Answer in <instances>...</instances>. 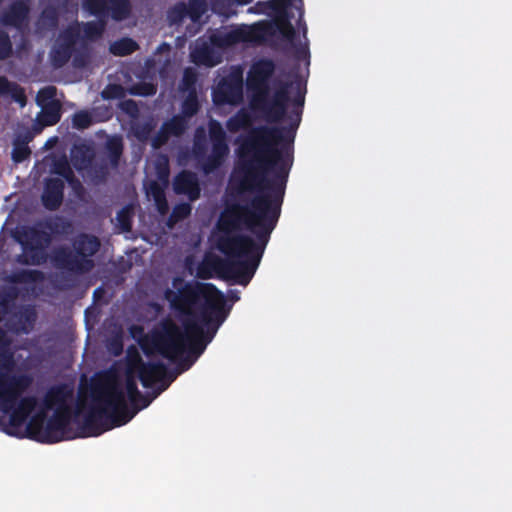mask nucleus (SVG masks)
I'll use <instances>...</instances> for the list:
<instances>
[{"mask_svg": "<svg viewBox=\"0 0 512 512\" xmlns=\"http://www.w3.org/2000/svg\"><path fill=\"white\" fill-rule=\"evenodd\" d=\"M234 191L240 200L242 194ZM248 203H227L221 212L215 246L225 258L207 252L196 267L198 279L218 278L247 286L254 277L281 215L283 199L260 188Z\"/></svg>", "mask_w": 512, "mask_h": 512, "instance_id": "1", "label": "nucleus"}, {"mask_svg": "<svg viewBox=\"0 0 512 512\" xmlns=\"http://www.w3.org/2000/svg\"><path fill=\"white\" fill-rule=\"evenodd\" d=\"M172 287L164 291L171 309L183 317L182 330L172 318H163L153 329L151 343L163 358L175 362L182 360V371L190 368L194 360L182 359L185 353L198 358L213 340L217 330L229 314L224 294L212 283L186 282L174 277Z\"/></svg>", "mask_w": 512, "mask_h": 512, "instance_id": "2", "label": "nucleus"}, {"mask_svg": "<svg viewBox=\"0 0 512 512\" xmlns=\"http://www.w3.org/2000/svg\"><path fill=\"white\" fill-rule=\"evenodd\" d=\"M295 96L289 126H259L248 137L247 146L255 152L252 160L244 162L236 191H254L263 188L284 200L286 185L294 161V140L301 122L306 87L296 81Z\"/></svg>", "mask_w": 512, "mask_h": 512, "instance_id": "3", "label": "nucleus"}, {"mask_svg": "<svg viewBox=\"0 0 512 512\" xmlns=\"http://www.w3.org/2000/svg\"><path fill=\"white\" fill-rule=\"evenodd\" d=\"M93 404L84 417L86 436L102 433L127 424L142 409L147 408L154 395L136 397L135 405L128 406L122 385L116 380H107L92 392Z\"/></svg>", "mask_w": 512, "mask_h": 512, "instance_id": "4", "label": "nucleus"}, {"mask_svg": "<svg viewBox=\"0 0 512 512\" xmlns=\"http://www.w3.org/2000/svg\"><path fill=\"white\" fill-rule=\"evenodd\" d=\"M277 32L289 41L296 36L289 17L285 16L279 17L274 22H259L251 26L242 25L227 32H216L209 39L212 45L218 48H227L238 43H262Z\"/></svg>", "mask_w": 512, "mask_h": 512, "instance_id": "5", "label": "nucleus"}, {"mask_svg": "<svg viewBox=\"0 0 512 512\" xmlns=\"http://www.w3.org/2000/svg\"><path fill=\"white\" fill-rule=\"evenodd\" d=\"M101 242L92 234L80 233L72 241V248H55L51 260L55 267L74 274H86L95 267L93 256L99 251Z\"/></svg>", "mask_w": 512, "mask_h": 512, "instance_id": "6", "label": "nucleus"}, {"mask_svg": "<svg viewBox=\"0 0 512 512\" xmlns=\"http://www.w3.org/2000/svg\"><path fill=\"white\" fill-rule=\"evenodd\" d=\"M33 379L28 374H8L0 372V409L9 414V427L7 434L15 436V428L22 426L28 417L15 409V404L20 396L32 384Z\"/></svg>", "mask_w": 512, "mask_h": 512, "instance_id": "7", "label": "nucleus"}, {"mask_svg": "<svg viewBox=\"0 0 512 512\" xmlns=\"http://www.w3.org/2000/svg\"><path fill=\"white\" fill-rule=\"evenodd\" d=\"M71 420V409L57 407L53 415L45 423L43 412L34 415L27 424V435L30 439L45 444L58 443L71 439L68 435Z\"/></svg>", "mask_w": 512, "mask_h": 512, "instance_id": "8", "label": "nucleus"}, {"mask_svg": "<svg viewBox=\"0 0 512 512\" xmlns=\"http://www.w3.org/2000/svg\"><path fill=\"white\" fill-rule=\"evenodd\" d=\"M22 247V253L16 257V262L26 266H39L46 263L47 246L51 242V235L41 229L31 227L16 237Z\"/></svg>", "mask_w": 512, "mask_h": 512, "instance_id": "9", "label": "nucleus"}, {"mask_svg": "<svg viewBox=\"0 0 512 512\" xmlns=\"http://www.w3.org/2000/svg\"><path fill=\"white\" fill-rule=\"evenodd\" d=\"M213 102L218 105H238L243 100V71L232 67L212 91Z\"/></svg>", "mask_w": 512, "mask_h": 512, "instance_id": "10", "label": "nucleus"}, {"mask_svg": "<svg viewBox=\"0 0 512 512\" xmlns=\"http://www.w3.org/2000/svg\"><path fill=\"white\" fill-rule=\"evenodd\" d=\"M44 273L40 270L21 269L9 274L5 281L12 285L5 286L0 290V311L9 313L15 307V301L20 295L16 284H30L43 281Z\"/></svg>", "mask_w": 512, "mask_h": 512, "instance_id": "11", "label": "nucleus"}, {"mask_svg": "<svg viewBox=\"0 0 512 512\" xmlns=\"http://www.w3.org/2000/svg\"><path fill=\"white\" fill-rule=\"evenodd\" d=\"M128 367L133 373H137L138 379L145 388H152L154 383L160 382V386L154 390V397L165 391L170 384V382H165L167 367L163 362H144L137 354L129 360Z\"/></svg>", "mask_w": 512, "mask_h": 512, "instance_id": "12", "label": "nucleus"}, {"mask_svg": "<svg viewBox=\"0 0 512 512\" xmlns=\"http://www.w3.org/2000/svg\"><path fill=\"white\" fill-rule=\"evenodd\" d=\"M275 68V63L271 59H260L251 66L246 82L247 89L252 93L251 105L269 95V83Z\"/></svg>", "mask_w": 512, "mask_h": 512, "instance_id": "13", "label": "nucleus"}, {"mask_svg": "<svg viewBox=\"0 0 512 512\" xmlns=\"http://www.w3.org/2000/svg\"><path fill=\"white\" fill-rule=\"evenodd\" d=\"M295 83H284L274 92L272 98L269 95L255 102L252 107L263 113L267 122L279 123L287 116L289 97V88L294 87Z\"/></svg>", "mask_w": 512, "mask_h": 512, "instance_id": "14", "label": "nucleus"}, {"mask_svg": "<svg viewBox=\"0 0 512 512\" xmlns=\"http://www.w3.org/2000/svg\"><path fill=\"white\" fill-rule=\"evenodd\" d=\"M211 153L202 164L203 172L208 175L220 168L229 154L226 133L220 123L213 121L209 127Z\"/></svg>", "mask_w": 512, "mask_h": 512, "instance_id": "15", "label": "nucleus"}, {"mask_svg": "<svg viewBox=\"0 0 512 512\" xmlns=\"http://www.w3.org/2000/svg\"><path fill=\"white\" fill-rule=\"evenodd\" d=\"M8 314L5 326L9 332L15 335L30 334L38 318L37 310L32 304H22Z\"/></svg>", "mask_w": 512, "mask_h": 512, "instance_id": "16", "label": "nucleus"}, {"mask_svg": "<svg viewBox=\"0 0 512 512\" xmlns=\"http://www.w3.org/2000/svg\"><path fill=\"white\" fill-rule=\"evenodd\" d=\"M30 12V0H14L0 13V23L23 32L29 25Z\"/></svg>", "mask_w": 512, "mask_h": 512, "instance_id": "17", "label": "nucleus"}, {"mask_svg": "<svg viewBox=\"0 0 512 512\" xmlns=\"http://www.w3.org/2000/svg\"><path fill=\"white\" fill-rule=\"evenodd\" d=\"M173 190L178 195H187L190 201H196L201 195L198 177L190 170H182L174 177Z\"/></svg>", "mask_w": 512, "mask_h": 512, "instance_id": "18", "label": "nucleus"}, {"mask_svg": "<svg viewBox=\"0 0 512 512\" xmlns=\"http://www.w3.org/2000/svg\"><path fill=\"white\" fill-rule=\"evenodd\" d=\"M64 189V180L60 178H47L41 196L43 206L49 211L59 209L63 203Z\"/></svg>", "mask_w": 512, "mask_h": 512, "instance_id": "19", "label": "nucleus"}, {"mask_svg": "<svg viewBox=\"0 0 512 512\" xmlns=\"http://www.w3.org/2000/svg\"><path fill=\"white\" fill-rule=\"evenodd\" d=\"M72 392L64 384L55 385L48 389L44 397V406L50 410L55 407H63L70 409L66 404L67 399L71 396Z\"/></svg>", "mask_w": 512, "mask_h": 512, "instance_id": "20", "label": "nucleus"}, {"mask_svg": "<svg viewBox=\"0 0 512 512\" xmlns=\"http://www.w3.org/2000/svg\"><path fill=\"white\" fill-rule=\"evenodd\" d=\"M105 154L110 167L118 169L124 152V143L120 135L109 136L104 144Z\"/></svg>", "mask_w": 512, "mask_h": 512, "instance_id": "21", "label": "nucleus"}, {"mask_svg": "<svg viewBox=\"0 0 512 512\" xmlns=\"http://www.w3.org/2000/svg\"><path fill=\"white\" fill-rule=\"evenodd\" d=\"M95 158V151L91 145L82 143L75 145L71 150V161L75 169L83 170L91 165Z\"/></svg>", "mask_w": 512, "mask_h": 512, "instance_id": "22", "label": "nucleus"}, {"mask_svg": "<svg viewBox=\"0 0 512 512\" xmlns=\"http://www.w3.org/2000/svg\"><path fill=\"white\" fill-rule=\"evenodd\" d=\"M10 96L13 101L25 106L27 103V97L25 90L18 83L10 81L5 76H0V97Z\"/></svg>", "mask_w": 512, "mask_h": 512, "instance_id": "23", "label": "nucleus"}, {"mask_svg": "<svg viewBox=\"0 0 512 512\" xmlns=\"http://www.w3.org/2000/svg\"><path fill=\"white\" fill-rule=\"evenodd\" d=\"M29 134H19L13 138L11 159L14 163H22L31 156L29 142L31 141Z\"/></svg>", "mask_w": 512, "mask_h": 512, "instance_id": "24", "label": "nucleus"}, {"mask_svg": "<svg viewBox=\"0 0 512 512\" xmlns=\"http://www.w3.org/2000/svg\"><path fill=\"white\" fill-rule=\"evenodd\" d=\"M61 119V104L58 100L48 101L37 116L42 126H53Z\"/></svg>", "mask_w": 512, "mask_h": 512, "instance_id": "25", "label": "nucleus"}, {"mask_svg": "<svg viewBox=\"0 0 512 512\" xmlns=\"http://www.w3.org/2000/svg\"><path fill=\"white\" fill-rule=\"evenodd\" d=\"M293 0H268L259 1L256 8L260 13L267 15H279L280 17L288 16L287 9L292 5Z\"/></svg>", "mask_w": 512, "mask_h": 512, "instance_id": "26", "label": "nucleus"}, {"mask_svg": "<svg viewBox=\"0 0 512 512\" xmlns=\"http://www.w3.org/2000/svg\"><path fill=\"white\" fill-rule=\"evenodd\" d=\"M53 172L61 176L71 186H81L79 179L75 176L67 159L63 158L56 161L53 166Z\"/></svg>", "mask_w": 512, "mask_h": 512, "instance_id": "27", "label": "nucleus"}, {"mask_svg": "<svg viewBox=\"0 0 512 512\" xmlns=\"http://www.w3.org/2000/svg\"><path fill=\"white\" fill-rule=\"evenodd\" d=\"M72 49L67 46L62 45L58 41L51 51V62L55 68H61L66 65L71 59L73 53Z\"/></svg>", "mask_w": 512, "mask_h": 512, "instance_id": "28", "label": "nucleus"}, {"mask_svg": "<svg viewBox=\"0 0 512 512\" xmlns=\"http://www.w3.org/2000/svg\"><path fill=\"white\" fill-rule=\"evenodd\" d=\"M110 16L115 21H122L129 17L131 4L129 0H108Z\"/></svg>", "mask_w": 512, "mask_h": 512, "instance_id": "29", "label": "nucleus"}, {"mask_svg": "<svg viewBox=\"0 0 512 512\" xmlns=\"http://www.w3.org/2000/svg\"><path fill=\"white\" fill-rule=\"evenodd\" d=\"M138 44L132 38H121L110 45V52L115 56H127L138 49Z\"/></svg>", "mask_w": 512, "mask_h": 512, "instance_id": "30", "label": "nucleus"}, {"mask_svg": "<svg viewBox=\"0 0 512 512\" xmlns=\"http://www.w3.org/2000/svg\"><path fill=\"white\" fill-rule=\"evenodd\" d=\"M162 126L171 136L179 137L185 133L188 128V120L180 114L172 116L163 122Z\"/></svg>", "mask_w": 512, "mask_h": 512, "instance_id": "31", "label": "nucleus"}, {"mask_svg": "<svg viewBox=\"0 0 512 512\" xmlns=\"http://www.w3.org/2000/svg\"><path fill=\"white\" fill-rule=\"evenodd\" d=\"M83 38L95 41L102 36L106 27V19H98L97 21H88L82 23Z\"/></svg>", "mask_w": 512, "mask_h": 512, "instance_id": "32", "label": "nucleus"}, {"mask_svg": "<svg viewBox=\"0 0 512 512\" xmlns=\"http://www.w3.org/2000/svg\"><path fill=\"white\" fill-rule=\"evenodd\" d=\"M80 38H81L80 28H79V24H77V25L68 26L66 29H64L60 33L57 41L59 43H61L62 45L67 46L70 49H72L73 51H75V46Z\"/></svg>", "mask_w": 512, "mask_h": 512, "instance_id": "33", "label": "nucleus"}, {"mask_svg": "<svg viewBox=\"0 0 512 512\" xmlns=\"http://www.w3.org/2000/svg\"><path fill=\"white\" fill-rule=\"evenodd\" d=\"M82 6L90 15L96 16L98 19H106L108 17L106 0H83Z\"/></svg>", "mask_w": 512, "mask_h": 512, "instance_id": "34", "label": "nucleus"}, {"mask_svg": "<svg viewBox=\"0 0 512 512\" xmlns=\"http://www.w3.org/2000/svg\"><path fill=\"white\" fill-rule=\"evenodd\" d=\"M124 393H125V397L127 396V398H128V401L130 404L129 407H131V405H135L136 397L141 396V392L139 391L138 386H137L136 378H135L132 370H130L129 367H128L126 377H125Z\"/></svg>", "mask_w": 512, "mask_h": 512, "instance_id": "35", "label": "nucleus"}, {"mask_svg": "<svg viewBox=\"0 0 512 512\" xmlns=\"http://www.w3.org/2000/svg\"><path fill=\"white\" fill-rule=\"evenodd\" d=\"M192 207L189 203L176 204L168 218L167 225L173 227L177 222L186 219L191 214Z\"/></svg>", "mask_w": 512, "mask_h": 512, "instance_id": "36", "label": "nucleus"}, {"mask_svg": "<svg viewBox=\"0 0 512 512\" xmlns=\"http://www.w3.org/2000/svg\"><path fill=\"white\" fill-rule=\"evenodd\" d=\"M200 109V104L197 98V93H188L185 99L182 102V114L185 119L193 117L198 113Z\"/></svg>", "mask_w": 512, "mask_h": 512, "instance_id": "37", "label": "nucleus"}, {"mask_svg": "<svg viewBox=\"0 0 512 512\" xmlns=\"http://www.w3.org/2000/svg\"><path fill=\"white\" fill-rule=\"evenodd\" d=\"M39 21L43 26L49 29H55L59 23V12L54 6L45 7L39 17Z\"/></svg>", "mask_w": 512, "mask_h": 512, "instance_id": "38", "label": "nucleus"}, {"mask_svg": "<svg viewBox=\"0 0 512 512\" xmlns=\"http://www.w3.org/2000/svg\"><path fill=\"white\" fill-rule=\"evenodd\" d=\"M187 4L177 2L167 12V18L171 24H180L188 16Z\"/></svg>", "mask_w": 512, "mask_h": 512, "instance_id": "39", "label": "nucleus"}, {"mask_svg": "<svg viewBox=\"0 0 512 512\" xmlns=\"http://www.w3.org/2000/svg\"><path fill=\"white\" fill-rule=\"evenodd\" d=\"M13 55V43L7 31L0 29V61H5Z\"/></svg>", "mask_w": 512, "mask_h": 512, "instance_id": "40", "label": "nucleus"}, {"mask_svg": "<svg viewBox=\"0 0 512 512\" xmlns=\"http://www.w3.org/2000/svg\"><path fill=\"white\" fill-rule=\"evenodd\" d=\"M197 73L193 68H186L181 80V89L188 93H196Z\"/></svg>", "mask_w": 512, "mask_h": 512, "instance_id": "41", "label": "nucleus"}, {"mask_svg": "<svg viewBox=\"0 0 512 512\" xmlns=\"http://www.w3.org/2000/svg\"><path fill=\"white\" fill-rule=\"evenodd\" d=\"M93 123L92 116L88 111L81 110L73 114L72 127L77 130H85Z\"/></svg>", "mask_w": 512, "mask_h": 512, "instance_id": "42", "label": "nucleus"}, {"mask_svg": "<svg viewBox=\"0 0 512 512\" xmlns=\"http://www.w3.org/2000/svg\"><path fill=\"white\" fill-rule=\"evenodd\" d=\"M249 124L250 116L244 111H239L227 121L228 129L233 132L238 131L241 128H245L249 126Z\"/></svg>", "mask_w": 512, "mask_h": 512, "instance_id": "43", "label": "nucleus"}, {"mask_svg": "<svg viewBox=\"0 0 512 512\" xmlns=\"http://www.w3.org/2000/svg\"><path fill=\"white\" fill-rule=\"evenodd\" d=\"M37 407V398L34 396H25L20 397L15 404V409H17L21 414L29 417V415L35 410Z\"/></svg>", "mask_w": 512, "mask_h": 512, "instance_id": "44", "label": "nucleus"}, {"mask_svg": "<svg viewBox=\"0 0 512 512\" xmlns=\"http://www.w3.org/2000/svg\"><path fill=\"white\" fill-rule=\"evenodd\" d=\"M212 54V50L208 47L199 48L192 54L193 61L196 64L212 67L218 63V61L212 59Z\"/></svg>", "mask_w": 512, "mask_h": 512, "instance_id": "45", "label": "nucleus"}, {"mask_svg": "<svg viewBox=\"0 0 512 512\" xmlns=\"http://www.w3.org/2000/svg\"><path fill=\"white\" fill-rule=\"evenodd\" d=\"M188 17L193 21H198L206 11L204 0H189L187 5Z\"/></svg>", "mask_w": 512, "mask_h": 512, "instance_id": "46", "label": "nucleus"}, {"mask_svg": "<svg viewBox=\"0 0 512 512\" xmlns=\"http://www.w3.org/2000/svg\"><path fill=\"white\" fill-rule=\"evenodd\" d=\"M101 96L105 100L120 99L124 96V89L119 84H108L101 92Z\"/></svg>", "mask_w": 512, "mask_h": 512, "instance_id": "47", "label": "nucleus"}, {"mask_svg": "<svg viewBox=\"0 0 512 512\" xmlns=\"http://www.w3.org/2000/svg\"><path fill=\"white\" fill-rule=\"evenodd\" d=\"M117 220L121 229L125 232H128L132 228V215L130 209L128 207L122 208L117 213Z\"/></svg>", "mask_w": 512, "mask_h": 512, "instance_id": "48", "label": "nucleus"}, {"mask_svg": "<svg viewBox=\"0 0 512 512\" xmlns=\"http://www.w3.org/2000/svg\"><path fill=\"white\" fill-rule=\"evenodd\" d=\"M14 366L13 353L7 348H0V369L10 371Z\"/></svg>", "mask_w": 512, "mask_h": 512, "instance_id": "49", "label": "nucleus"}, {"mask_svg": "<svg viewBox=\"0 0 512 512\" xmlns=\"http://www.w3.org/2000/svg\"><path fill=\"white\" fill-rule=\"evenodd\" d=\"M170 137L171 135L168 134V131L161 125L159 131L152 139V146L154 148H160L168 142Z\"/></svg>", "mask_w": 512, "mask_h": 512, "instance_id": "50", "label": "nucleus"}, {"mask_svg": "<svg viewBox=\"0 0 512 512\" xmlns=\"http://www.w3.org/2000/svg\"><path fill=\"white\" fill-rule=\"evenodd\" d=\"M46 227L52 233H60L64 232L67 227H69V223L65 221L63 218L57 217L54 221H50L46 224Z\"/></svg>", "mask_w": 512, "mask_h": 512, "instance_id": "51", "label": "nucleus"}, {"mask_svg": "<svg viewBox=\"0 0 512 512\" xmlns=\"http://www.w3.org/2000/svg\"><path fill=\"white\" fill-rule=\"evenodd\" d=\"M147 194L155 201L165 196V191L157 181H152L147 189Z\"/></svg>", "mask_w": 512, "mask_h": 512, "instance_id": "52", "label": "nucleus"}, {"mask_svg": "<svg viewBox=\"0 0 512 512\" xmlns=\"http://www.w3.org/2000/svg\"><path fill=\"white\" fill-rule=\"evenodd\" d=\"M295 8L299 12L298 26H299V28L302 31L303 37L305 39H307L308 29H307V25H306L305 21L303 20V16H304V3H303V0H298V5H295Z\"/></svg>", "mask_w": 512, "mask_h": 512, "instance_id": "53", "label": "nucleus"}, {"mask_svg": "<svg viewBox=\"0 0 512 512\" xmlns=\"http://www.w3.org/2000/svg\"><path fill=\"white\" fill-rule=\"evenodd\" d=\"M56 95V88L54 86H47L42 88L39 93L38 97L43 98L45 100H54L53 98Z\"/></svg>", "mask_w": 512, "mask_h": 512, "instance_id": "54", "label": "nucleus"}, {"mask_svg": "<svg viewBox=\"0 0 512 512\" xmlns=\"http://www.w3.org/2000/svg\"><path fill=\"white\" fill-rule=\"evenodd\" d=\"M154 203H155L156 209L159 212V214L165 215L168 213L169 205H168L166 195L160 199L155 200Z\"/></svg>", "mask_w": 512, "mask_h": 512, "instance_id": "55", "label": "nucleus"}, {"mask_svg": "<svg viewBox=\"0 0 512 512\" xmlns=\"http://www.w3.org/2000/svg\"><path fill=\"white\" fill-rule=\"evenodd\" d=\"M158 175L160 178H167L169 174L168 162L165 158L164 164H158L157 166Z\"/></svg>", "mask_w": 512, "mask_h": 512, "instance_id": "56", "label": "nucleus"}, {"mask_svg": "<svg viewBox=\"0 0 512 512\" xmlns=\"http://www.w3.org/2000/svg\"><path fill=\"white\" fill-rule=\"evenodd\" d=\"M73 64L75 67L82 68L87 64V59L82 54H77L73 58Z\"/></svg>", "mask_w": 512, "mask_h": 512, "instance_id": "57", "label": "nucleus"}, {"mask_svg": "<svg viewBox=\"0 0 512 512\" xmlns=\"http://www.w3.org/2000/svg\"><path fill=\"white\" fill-rule=\"evenodd\" d=\"M108 173L109 172H108L107 166H103V165L95 170L96 176L101 178L102 180L106 179V177L108 176Z\"/></svg>", "mask_w": 512, "mask_h": 512, "instance_id": "58", "label": "nucleus"}, {"mask_svg": "<svg viewBox=\"0 0 512 512\" xmlns=\"http://www.w3.org/2000/svg\"><path fill=\"white\" fill-rule=\"evenodd\" d=\"M308 53H309V51H308L307 44L304 47L298 48L296 51L297 58H299V59L305 57L306 55H308Z\"/></svg>", "mask_w": 512, "mask_h": 512, "instance_id": "59", "label": "nucleus"}, {"mask_svg": "<svg viewBox=\"0 0 512 512\" xmlns=\"http://www.w3.org/2000/svg\"><path fill=\"white\" fill-rule=\"evenodd\" d=\"M155 89L152 85H148V86H145V91L142 92L141 94L142 95H149V94H152L154 93Z\"/></svg>", "mask_w": 512, "mask_h": 512, "instance_id": "60", "label": "nucleus"}, {"mask_svg": "<svg viewBox=\"0 0 512 512\" xmlns=\"http://www.w3.org/2000/svg\"><path fill=\"white\" fill-rule=\"evenodd\" d=\"M229 296L232 301H238L240 299L237 291H231Z\"/></svg>", "mask_w": 512, "mask_h": 512, "instance_id": "61", "label": "nucleus"}, {"mask_svg": "<svg viewBox=\"0 0 512 512\" xmlns=\"http://www.w3.org/2000/svg\"><path fill=\"white\" fill-rule=\"evenodd\" d=\"M153 307L155 308V310H156L157 312H159V311H161V310H162V306H161L160 304H158V303H154V304H153Z\"/></svg>", "mask_w": 512, "mask_h": 512, "instance_id": "62", "label": "nucleus"}, {"mask_svg": "<svg viewBox=\"0 0 512 512\" xmlns=\"http://www.w3.org/2000/svg\"><path fill=\"white\" fill-rule=\"evenodd\" d=\"M191 260H192V258H191V257H187V258H186V264L188 265V264H189V262H190Z\"/></svg>", "mask_w": 512, "mask_h": 512, "instance_id": "63", "label": "nucleus"}, {"mask_svg": "<svg viewBox=\"0 0 512 512\" xmlns=\"http://www.w3.org/2000/svg\"><path fill=\"white\" fill-rule=\"evenodd\" d=\"M99 291H101V289H100V288L95 289V291H94V296H96V295H97V293H98Z\"/></svg>", "mask_w": 512, "mask_h": 512, "instance_id": "64", "label": "nucleus"}]
</instances>
